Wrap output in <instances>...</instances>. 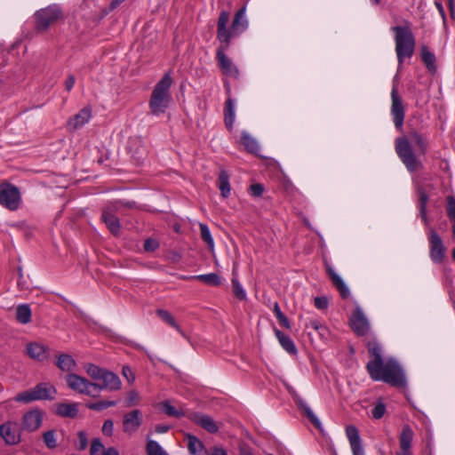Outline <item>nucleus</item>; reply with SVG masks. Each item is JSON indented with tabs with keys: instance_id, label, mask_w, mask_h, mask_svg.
Here are the masks:
<instances>
[{
	"instance_id": "obj_47",
	"label": "nucleus",
	"mask_w": 455,
	"mask_h": 455,
	"mask_svg": "<svg viewBox=\"0 0 455 455\" xmlns=\"http://www.w3.org/2000/svg\"><path fill=\"white\" fill-rule=\"evenodd\" d=\"M446 203L447 216L452 222H455V197L448 196L446 197Z\"/></svg>"
},
{
	"instance_id": "obj_34",
	"label": "nucleus",
	"mask_w": 455,
	"mask_h": 455,
	"mask_svg": "<svg viewBox=\"0 0 455 455\" xmlns=\"http://www.w3.org/2000/svg\"><path fill=\"white\" fill-rule=\"evenodd\" d=\"M78 412L76 403H59L57 405L56 413L61 417L74 419Z\"/></svg>"
},
{
	"instance_id": "obj_64",
	"label": "nucleus",
	"mask_w": 455,
	"mask_h": 455,
	"mask_svg": "<svg viewBox=\"0 0 455 455\" xmlns=\"http://www.w3.org/2000/svg\"><path fill=\"white\" fill-rule=\"evenodd\" d=\"M170 429V426L167 425H157L156 426V432L159 434L166 433Z\"/></svg>"
},
{
	"instance_id": "obj_26",
	"label": "nucleus",
	"mask_w": 455,
	"mask_h": 455,
	"mask_svg": "<svg viewBox=\"0 0 455 455\" xmlns=\"http://www.w3.org/2000/svg\"><path fill=\"white\" fill-rule=\"evenodd\" d=\"M293 399L295 403L299 406V408L303 411L304 415L307 418V419L312 423V425L315 428H321V422L318 418L315 415L310 407L307 404V403L299 397L298 395H293Z\"/></svg>"
},
{
	"instance_id": "obj_39",
	"label": "nucleus",
	"mask_w": 455,
	"mask_h": 455,
	"mask_svg": "<svg viewBox=\"0 0 455 455\" xmlns=\"http://www.w3.org/2000/svg\"><path fill=\"white\" fill-rule=\"evenodd\" d=\"M421 60L429 70H432L435 68V57L426 45L421 47Z\"/></svg>"
},
{
	"instance_id": "obj_17",
	"label": "nucleus",
	"mask_w": 455,
	"mask_h": 455,
	"mask_svg": "<svg viewBox=\"0 0 455 455\" xmlns=\"http://www.w3.org/2000/svg\"><path fill=\"white\" fill-rule=\"evenodd\" d=\"M188 419L211 434H215L219 431V426L217 423L213 420L212 418L206 414L200 412H191L188 415Z\"/></svg>"
},
{
	"instance_id": "obj_12",
	"label": "nucleus",
	"mask_w": 455,
	"mask_h": 455,
	"mask_svg": "<svg viewBox=\"0 0 455 455\" xmlns=\"http://www.w3.org/2000/svg\"><path fill=\"white\" fill-rule=\"evenodd\" d=\"M367 348L371 360L367 363L366 370L368 373H371L373 371L383 366L384 360L382 358L381 347L376 339H372L367 342Z\"/></svg>"
},
{
	"instance_id": "obj_50",
	"label": "nucleus",
	"mask_w": 455,
	"mask_h": 455,
	"mask_svg": "<svg viewBox=\"0 0 455 455\" xmlns=\"http://www.w3.org/2000/svg\"><path fill=\"white\" fill-rule=\"evenodd\" d=\"M104 450V445L99 438L92 439L90 448V455H98L100 451L103 452Z\"/></svg>"
},
{
	"instance_id": "obj_61",
	"label": "nucleus",
	"mask_w": 455,
	"mask_h": 455,
	"mask_svg": "<svg viewBox=\"0 0 455 455\" xmlns=\"http://www.w3.org/2000/svg\"><path fill=\"white\" fill-rule=\"evenodd\" d=\"M135 204L134 203H131V202H127V203H123L121 201H116L114 203V205H113V208L115 210H118L120 209L122 206H124V207H128V208H132L133 207Z\"/></svg>"
},
{
	"instance_id": "obj_60",
	"label": "nucleus",
	"mask_w": 455,
	"mask_h": 455,
	"mask_svg": "<svg viewBox=\"0 0 455 455\" xmlns=\"http://www.w3.org/2000/svg\"><path fill=\"white\" fill-rule=\"evenodd\" d=\"M278 323L281 326L286 328V329H290L291 328V325H290V321L288 320V318L285 316L284 314H283L282 315H280L278 318Z\"/></svg>"
},
{
	"instance_id": "obj_30",
	"label": "nucleus",
	"mask_w": 455,
	"mask_h": 455,
	"mask_svg": "<svg viewBox=\"0 0 455 455\" xmlns=\"http://www.w3.org/2000/svg\"><path fill=\"white\" fill-rule=\"evenodd\" d=\"M416 191L419 196V210L421 220L425 224H427L428 219L427 215V205L428 202V195L423 186H418Z\"/></svg>"
},
{
	"instance_id": "obj_25",
	"label": "nucleus",
	"mask_w": 455,
	"mask_h": 455,
	"mask_svg": "<svg viewBox=\"0 0 455 455\" xmlns=\"http://www.w3.org/2000/svg\"><path fill=\"white\" fill-rule=\"evenodd\" d=\"M188 450L191 455H208V450L204 443L192 434H186Z\"/></svg>"
},
{
	"instance_id": "obj_54",
	"label": "nucleus",
	"mask_w": 455,
	"mask_h": 455,
	"mask_svg": "<svg viewBox=\"0 0 455 455\" xmlns=\"http://www.w3.org/2000/svg\"><path fill=\"white\" fill-rule=\"evenodd\" d=\"M314 304L316 308L323 310L328 307L329 300L326 297H315Z\"/></svg>"
},
{
	"instance_id": "obj_35",
	"label": "nucleus",
	"mask_w": 455,
	"mask_h": 455,
	"mask_svg": "<svg viewBox=\"0 0 455 455\" xmlns=\"http://www.w3.org/2000/svg\"><path fill=\"white\" fill-rule=\"evenodd\" d=\"M241 143L248 151L251 154H258L259 151V146L257 140L252 138L247 132H243L241 134Z\"/></svg>"
},
{
	"instance_id": "obj_20",
	"label": "nucleus",
	"mask_w": 455,
	"mask_h": 455,
	"mask_svg": "<svg viewBox=\"0 0 455 455\" xmlns=\"http://www.w3.org/2000/svg\"><path fill=\"white\" fill-rule=\"evenodd\" d=\"M66 382L68 387L73 391L83 395L90 394V392L86 390L89 380L84 377L75 373H68L66 376Z\"/></svg>"
},
{
	"instance_id": "obj_19",
	"label": "nucleus",
	"mask_w": 455,
	"mask_h": 455,
	"mask_svg": "<svg viewBox=\"0 0 455 455\" xmlns=\"http://www.w3.org/2000/svg\"><path fill=\"white\" fill-rule=\"evenodd\" d=\"M98 383L101 388L109 391H116L121 387V380L119 377L112 371L107 370L103 371Z\"/></svg>"
},
{
	"instance_id": "obj_29",
	"label": "nucleus",
	"mask_w": 455,
	"mask_h": 455,
	"mask_svg": "<svg viewBox=\"0 0 455 455\" xmlns=\"http://www.w3.org/2000/svg\"><path fill=\"white\" fill-rule=\"evenodd\" d=\"M101 219L113 235H117L119 234L120 221L109 210L105 209L103 211Z\"/></svg>"
},
{
	"instance_id": "obj_33",
	"label": "nucleus",
	"mask_w": 455,
	"mask_h": 455,
	"mask_svg": "<svg viewBox=\"0 0 455 455\" xmlns=\"http://www.w3.org/2000/svg\"><path fill=\"white\" fill-rule=\"evenodd\" d=\"M76 361L68 354H60L57 357L56 366L62 371H71L76 368Z\"/></svg>"
},
{
	"instance_id": "obj_32",
	"label": "nucleus",
	"mask_w": 455,
	"mask_h": 455,
	"mask_svg": "<svg viewBox=\"0 0 455 455\" xmlns=\"http://www.w3.org/2000/svg\"><path fill=\"white\" fill-rule=\"evenodd\" d=\"M235 118V103L231 98H228L226 100L224 107V122L228 131H231L233 129Z\"/></svg>"
},
{
	"instance_id": "obj_46",
	"label": "nucleus",
	"mask_w": 455,
	"mask_h": 455,
	"mask_svg": "<svg viewBox=\"0 0 455 455\" xmlns=\"http://www.w3.org/2000/svg\"><path fill=\"white\" fill-rule=\"evenodd\" d=\"M85 371L92 379L99 381L104 369H101L95 364L88 363L85 365Z\"/></svg>"
},
{
	"instance_id": "obj_45",
	"label": "nucleus",
	"mask_w": 455,
	"mask_h": 455,
	"mask_svg": "<svg viewBox=\"0 0 455 455\" xmlns=\"http://www.w3.org/2000/svg\"><path fill=\"white\" fill-rule=\"evenodd\" d=\"M161 409L165 414L171 417L181 418L182 416H184L183 411H178L168 401L161 403Z\"/></svg>"
},
{
	"instance_id": "obj_49",
	"label": "nucleus",
	"mask_w": 455,
	"mask_h": 455,
	"mask_svg": "<svg viewBox=\"0 0 455 455\" xmlns=\"http://www.w3.org/2000/svg\"><path fill=\"white\" fill-rule=\"evenodd\" d=\"M159 246V242L156 239L149 237L145 240L143 249L147 252H154Z\"/></svg>"
},
{
	"instance_id": "obj_8",
	"label": "nucleus",
	"mask_w": 455,
	"mask_h": 455,
	"mask_svg": "<svg viewBox=\"0 0 455 455\" xmlns=\"http://www.w3.org/2000/svg\"><path fill=\"white\" fill-rule=\"evenodd\" d=\"M244 15H245V8L243 7L240 10H238L236 12V13L235 14V17L232 21L231 28L228 29L227 28V25L229 20V14L228 12L222 11L220 13V16L218 19L217 32L219 31V28H220V20H221V18H224L226 20L225 30L229 36V41H230L232 37L238 36L239 34H241L242 32H243L246 29L247 20H245Z\"/></svg>"
},
{
	"instance_id": "obj_5",
	"label": "nucleus",
	"mask_w": 455,
	"mask_h": 455,
	"mask_svg": "<svg viewBox=\"0 0 455 455\" xmlns=\"http://www.w3.org/2000/svg\"><path fill=\"white\" fill-rule=\"evenodd\" d=\"M395 33V52L401 65L406 58H411L415 50V36L409 25L392 28Z\"/></svg>"
},
{
	"instance_id": "obj_23",
	"label": "nucleus",
	"mask_w": 455,
	"mask_h": 455,
	"mask_svg": "<svg viewBox=\"0 0 455 455\" xmlns=\"http://www.w3.org/2000/svg\"><path fill=\"white\" fill-rule=\"evenodd\" d=\"M413 439V431L408 425L403 427L399 437L401 451L399 455H411V442Z\"/></svg>"
},
{
	"instance_id": "obj_37",
	"label": "nucleus",
	"mask_w": 455,
	"mask_h": 455,
	"mask_svg": "<svg viewBox=\"0 0 455 455\" xmlns=\"http://www.w3.org/2000/svg\"><path fill=\"white\" fill-rule=\"evenodd\" d=\"M218 187L220 194L224 198H227L230 193L229 176L226 171H221L218 179Z\"/></svg>"
},
{
	"instance_id": "obj_63",
	"label": "nucleus",
	"mask_w": 455,
	"mask_h": 455,
	"mask_svg": "<svg viewBox=\"0 0 455 455\" xmlns=\"http://www.w3.org/2000/svg\"><path fill=\"white\" fill-rule=\"evenodd\" d=\"M101 455H119V452L116 448L109 447L104 450Z\"/></svg>"
},
{
	"instance_id": "obj_41",
	"label": "nucleus",
	"mask_w": 455,
	"mask_h": 455,
	"mask_svg": "<svg viewBox=\"0 0 455 455\" xmlns=\"http://www.w3.org/2000/svg\"><path fill=\"white\" fill-rule=\"evenodd\" d=\"M199 228L202 240L207 244L208 248L212 251L214 248V241L208 226L204 223H200Z\"/></svg>"
},
{
	"instance_id": "obj_6",
	"label": "nucleus",
	"mask_w": 455,
	"mask_h": 455,
	"mask_svg": "<svg viewBox=\"0 0 455 455\" xmlns=\"http://www.w3.org/2000/svg\"><path fill=\"white\" fill-rule=\"evenodd\" d=\"M62 17V9L59 4H53L42 8L34 14L35 29L37 32H45Z\"/></svg>"
},
{
	"instance_id": "obj_52",
	"label": "nucleus",
	"mask_w": 455,
	"mask_h": 455,
	"mask_svg": "<svg viewBox=\"0 0 455 455\" xmlns=\"http://www.w3.org/2000/svg\"><path fill=\"white\" fill-rule=\"evenodd\" d=\"M78 443L76 444V449L79 451H84L87 448L88 439L87 435L84 431H79L77 433Z\"/></svg>"
},
{
	"instance_id": "obj_7",
	"label": "nucleus",
	"mask_w": 455,
	"mask_h": 455,
	"mask_svg": "<svg viewBox=\"0 0 455 455\" xmlns=\"http://www.w3.org/2000/svg\"><path fill=\"white\" fill-rule=\"evenodd\" d=\"M56 393L57 390L52 385L41 382L33 388L19 393L15 396V401L28 403L37 400H53Z\"/></svg>"
},
{
	"instance_id": "obj_48",
	"label": "nucleus",
	"mask_w": 455,
	"mask_h": 455,
	"mask_svg": "<svg viewBox=\"0 0 455 455\" xmlns=\"http://www.w3.org/2000/svg\"><path fill=\"white\" fill-rule=\"evenodd\" d=\"M86 390L88 392H90V394H85L86 395H89L93 398H97V397H100V391L104 390V389L101 388V387L100 386V384L98 382L89 381Z\"/></svg>"
},
{
	"instance_id": "obj_10",
	"label": "nucleus",
	"mask_w": 455,
	"mask_h": 455,
	"mask_svg": "<svg viewBox=\"0 0 455 455\" xmlns=\"http://www.w3.org/2000/svg\"><path fill=\"white\" fill-rule=\"evenodd\" d=\"M429 256L433 262H443L445 255V248L443 240L433 228L428 230Z\"/></svg>"
},
{
	"instance_id": "obj_51",
	"label": "nucleus",
	"mask_w": 455,
	"mask_h": 455,
	"mask_svg": "<svg viewBox=\"0 0 455 455\" xmlns=\"http://www.w3.org/2000/svg\"><path fill=\"white\" fill-rule=\"evenodd\" d=\"M386 412V406L383 403H378L371 410V415L374 419H381Z\"/></svg>"
},
{
	"instance_id": "obj_24",
	"label": "nucleus",
	"mask_w": 455,
	"mask_h": 455,
	"mask_svg": "<svg viewBox=\"0 0 455 455\" xmlns=\"http://www.w3.org/2000/svg\"><path fill=\"white\" fill-rule=\"evenodd\" d=\"M0 436L8 445H14L20 442V435H17L12 427L11 422H5L0 425Z\"/></svg>"
},
{
	"instance_id": "obj_18",
	"label": "nucleus",
	"mask_w": 455,
	"mask_h": 455,
	"mask_svg": "<svg viewBox=\"0 0 455 455\" xmlns=\"http://www.w3.org/2000/svg\"><path fill=\"white\" fill-rule=\"evenodd\" d=\"M92 116V109L89 107H85L82 108L76 115H75L72 118L68 121V129L71 132H74L86 123L89 122Z\"/></svg>"
},
{
	"instance_id": "obj_40",
	"label": "nucleus",
	"mask_w": 455,
	"mask_h": 455,
	"mask_svg": "<svg viewBox=\"0 0 455 455\" xmlns=\"http://www.w3.org/2000/svg\"><path fill=\"white\" fill-rule=\"evenodd\" d=\"M231 282H232V291H233L234 296L240 300H245L247 299L246 292L243 289L238 279L236 278L235 272H233V277H232Z\"/></svg>"
},
{
	"instance_id": "obj_59",
	"label": "nucleus",
	"mask_w": 455,
	"mask_h": 455,
	"mask_svg": "<svg viewBox=\"0 0 455 455\" xmlns=\"http://www.w3.org/2000/svg\"><path fill=\"white\" fill-rule=\"evenodd\" d=\"M76 83V78L73 75H68V78L65 81V88L68 92L71 91L74 84Z\"/></svg>"
},
{
	"instance_id": "obj_62",
	"label": "nucleus",
	"mask_w": 455,
	"mask_h": 455,
	"mask_svg": "<svg viewBox=\"0 0 455 455\" xmlns=\"http://www.w3.org/2000/svg\"><path fill=\"white\" fill-rule=\"evenodd\" d=\"M309 326L313 328L315 331L323 330L326 331V327L323 324H321L317 321H311L309 323Z\"/></svg>"
},
{
	"instance_id": "obj_2",
	"label": "nucleus",
	"mask_w": 455,
	"mask_h": 455,
	"mask_svg": "<svg viewBox=\"0 0 455 455\" xmlns=\"http://www.w3.org/2000/svg\"><path fill=\"white\" fill-rule=\"evenodd\" d=\"M374 381H383L396 388H405L407 380L403 368L394 359H388L381 368L369 373Z\"/></svg>"
},
{
	"instance_id": "obj_56",
	"label": "nucleus",
	"mask_w": 455,
	"mask_h": 455,
	"mask_svg": "<svg viewBox=\"0 0 455 455\" xmlns=\"http://www.w3.org/2000/svg\"><path fill=\"white\" fill-rule=\"evenodd\" d=\"M250 192H251V196H253L255 197H259V196H262V194L264 192V188L259 183L252 184L250 187Z\"/></svg>"
},
{
	"instance_id": "obj_28",
	"label": "nucleus",
	"mask_w": 455,
	"mask_h": 455,
	"mask_svg": "<svg viewBox=\"0 0 455 455\" xmlns=\"http://www.w3.org/2000/svg\"><path fill=\"white\" fill-rule=\"evenodd\" d=\"M183 280H197L207 285L217 287L221 284V279L218 274L209 273L204 275L182 276Z\"/></svg>"
},
{
	"instance_id": "obj_42",
	"label": "nucleus",
	"mask_w": 455,
	"mask_h": 455,
	"mask_svg": "<svg viewBox=\"0 0 455 455\" xmlns=\"http://www.w3.org/2000/svg\"><path fill=\"white\" fill-rule=\"evenodd\" d=\"M147 455H168L162 446L153 440H149L146 445Z\"/></svg>"
},
{
	"instance_id": "obj_55",
	"label": "nucleus",
	"mask_w": 455,
	"mask_h": 455,
	"mask_svg": "<svg viewBox=\"0 0 455 455\" xmlns=\"http://www.w3.org/2000/svg\"><path fill=\"white\" fill-rule=\"evenodd\" d=\"M101 430H102L103 435H105L107 436H111L113 435V430H114L113 420L112 419L105 420Z\"/></svg>"
},
{
	"instance_id": "obj_3",
	"label": "nucleus",
	"mask_w": 455,
	"mask_h": 455,
	"mask_svg": "<svg viewBox=\"0 0 455 455\" xmlns=\"http://www.w3.org/2000/svg\"><path fill=\"white\" fill-rule=\"evenodd\" d=\"M224 18H221L220 22V28L217 32V38L220 42V45L216 51V59L219 66L225 76L237 78L239 76L238 68L235 66L232 60L225 54V52L228 49L230 42L229 36L225 30Z\"/></svg>"
},
{
	"instance_id": "obj_16",
	"label": "nucleus",
	"mask_w": 455,
	"mask_h": 455,
	"mask_svg": "<svg viewBox=\"0 0 455 455\" xmlns=\"http://www.w3.org/2000/svg\"><path fill=\"white\" fill-rule=\"evenodd\" d=\"M44 412L39 409L27 411L22 417V429L28 432L37 430L43 422Z\"/></svg>"
},
{
	"instance_id": "obj_43",
	"label": "nucleus",
	"mask_w": 455,
	"mask_h": 455,
	"mask_svg": "<svg viewBox=\"0 0 455 455\" xmlns=\"http://www.w3.org/2000/svg\"><path fill=\"white\" fill-rule=\"evenodd\" d=\"M43 441L48 449H55L58 446L56 431L52 429L43 433Z\"/></svg>"
},
{
	"instance_id": "obj_22",
	"label": "nucleus",
	"mask_w": 455,
	"mask_h": 455,
	"mask_svg": "<svg viewBox=\"0 0 455 455\" xmlns=\"http://www.w3.org/2000/svg\"><path fill=\"white\" fill-rule=\"evenodd\" d=\"M326 273L331 279L333 286L339 291L342 299H347L350 295V291L342 278L330 266L326 265Z\"/></svg>"
},
{
	"instance_id": "obj_4",
	"label": "nucleus",
	"mask_w": 455,
	"mask_h": 455,
	"mask_svg": "<svg viewBox=\"0 0 455 455\" xmlns=\"http://www.w3.org/2000/svg\"><path fill=\"white\" fill-rule=\"evenodd\" d=\"M172 79L169 74H165L156 84L149 100V108L153 115L159 116L165 112L172 100L170 88Z\"/></svg>"
},
{
	"instance_id": "obj_21",
	"label": "nucleus",
	"mask_w": 455,
	"mask_h": 455,
	"mask_svg": "<svg viewBox=\"0 0 455 455\" xmlns=\"http://www.w3.org/2000/svg\"><path fill=\"white\" fill-rule=\"evenodd\" d=\"M346 435L349 441L353 455H363V449L358 429L353 425L347 426L346 427Z\"/></svg>"
},
{
	"instance_id": "obj_11",
	"label": "nucleus",
	"mask_w": 455,
	"mask_h": 455,
	"mask_svg": "<svg viewBox=\"0 0 455 455\" xmlns=\"http://www.w3.org/2000/svg\"><path fill=\"white\" fill-rule=\"evenodd\" d=\"M391 115L395 128L399 131L403 130V121L405 117V108L403 104L402 98L398 94L395 85L393 86L391 92Z\"/></svg>"
},
{
	"instance_id": "obj_53",
	"label": "nucleus",
	"mask_w": 455,
	"mask_h": 455,
	"mask_svg": "<svg viewBox=\"0 0 455 455\" xmlns=\"http://www.w3.org/2000/svg\"><path fill=\"white\" fill-rule=\"evenodd\" d=\"M138 401H139V394L134 390L129 391L127 394V396H126L127 406L136 405L138 403Z\"/></svg>"
},
{
	"instance_id": "obj_38",
	"label": "nucleus",
	"mask_w": 455,
	"mask_h": 455,
	"mask_svg": "<svg viewBox=\"0 0 455 455\" xmlns=\"http://www.w3.org/2000/svg\"><path fill=\"white\" fill-rule=\"evenodd\" d=\"M156 315L167 324L176 329L181 335L185 336L183 331L180 326L177 323L174 317L171 315V313L164 309H157Z\"/></svg>"
},
{
	"instance_id": "obj_9",
	"label": "nucleus",
	"mask_w": 455,
	"mask_h": 455,
	"mask_svg": "<svg viewBox=\"0 0 455 455\" xmlns=\"http://www.w3.org/2000/svg\"><path fill=\"white\" fill-rule=\"evenodd\" d=\"M20 199V191L15 186L9 183L0 185V204L13 211L19 207Z\"/></svg>"
},
{
	"instance_id": "obj_44",
	"label": "nucleus",
	"mask_w": 455,
	"mask_h": 455,
	"mask_svg": "<svg viewBox=\"0 0 455 455\" xmlns=\"http://www.w3.org/2000/svg\"><path fill=\"white\" fill-rule=\"evenodd\" d=\"M116 405V401H99L96 403H89L86 404V407L92 411H101L108 407H113Z\"/></svg>"
},
{
	"instance_id": "obj_14",
	"label": "nucleus",
	"mask_w": 455,
	"mask_h": 455,
	"mask_svg": "<svg viewBox=\"0 0 455 455\" xmlns=\"http://www.w3.org/2000/svg\"><path fill=\"white\" fill-rule=\"evenodd\" d=\"M350 325L358 336L366 335L370 330V323L359 307H356L352 314Z\"/></svg>"
},
{
	"instance_id": "obj_15",
	"label": "nucleus",
	"mask_w": 455,
	"mask_h": 455,
	"mask_svg": "<svg viewBox=\"0 0 455 455\" xmlns=\"http://www.w3.org/2000/svg\"><path fill=\"white\" fill-rule=\"evenodd\" d=\"M128 151L136 165L142 164L148 156V150L142 140L139 138H133L129 140Z\"/></svg>"
},
{
	"instance_id": "obj_57",
	"label": "nucleus",
	"mask_w": 455,
	"mask_h": 455,
	"mask_svg": "<svg viewBox=\"0 0 455 455\" xmlns=\"http://www.w3.org/2000/svg\"><path fill=\"white\" fill-rule=\"evenodd\" d=\"M208 455H228V453L222 447L213 446L208 451Z\"/></svg>"
},
{
	"instance_id": "obj_36",
	"label": "nucleus",
	"mask_w": 455,
	"mask_h": 455,
	"mask_svg": "<svg viewBox=\"0 0 455 455\" xmlns=\"http://www.w3.org/2000/svg\"><path fill=\"white\" fill-rule=\"evenodd\" d=\"M31 309L28 305L21 304L19 305L16 308V320L22 323L26 324L31 321Z\"/></svg>"
},
{
	"instance_id": "obj_31",
	"label": "nucleus",
	"mask_w": 455,
	"mask_h": 455,
	"mask_svg": "<svg viewBox=\"0 0 455 455\" xmlns=\"http://www.w3.org/2000/svg\"><path fill=\"white\" fill-rule=\"evenodd\" d=\"M275 337L277 338L282 347L290 355H296L298 350L293 340L286 334L282 332L280 330H275Z\"/></svg>"
},
{
	"instance_id": "obj_1",
	"label": "nucleus",
	"mask_w": 455,
	"mask_h": 455,
	"mask_svg": "<svg viewBox=\"0 0 455 455\" xmlns=\"http://www.w3.org/2000/svg\"><path fill=\"white\" fill-rule=\"evenodd\" d=\"M411 142L415 145L419 155L425 156L428 150V141L427 137L417 130H411L408 136H400L395 140V148L398 157L407 171L413 173L422 171L424 165L413 151Z\"/></svg>"
},
{
	"instance_id": "obj_58",
	"label": "nucleus",
	"mask_w": 455,
	"mask_h": 455,
	"mask_svg": "<svg viewBox=\"0 0 455 455\" xmlns=\"http://www.w3.org/2000/svg\"><path fill=\"white\" fill-rule=\"evenodd\" d=\"M122 371L124 376L128 379V381L134 380V375L132 371V369L129 366H124Z\"/></svg>"
},
{
	"instance_id": "obj_13",
	"label": "nucleus",
	"mask_w": 455,
	"mask_h": 455,
	"mask_svg": "<svg viewBox=\"0 0 455 455\" xmlns=\"http://www.w3.org/2000/svg\"><path fill=\"white\" fill-rule=\"evenodd\" d=\"M142 424V412L140 410H133L124 415L123 431L132 435L138 431Z\"/></svg>"
},
{
	"instance_id": "obj_27",
	"label": "nucleus",
	"mask_w": 455,
	"mask_h": 455,
	"mask_svg": "<svg viewBox=\"0 0 455 455\" xmlns=\"http://www.w3.org/2000/svg\"><path fill=\"white\" fill-rule=\"evenodd\" d=\"M48 347H45L39 343H29L27 346V353L28 355L36 360L44 361L48 356Z\"/></svg>"
}]
</instances>
